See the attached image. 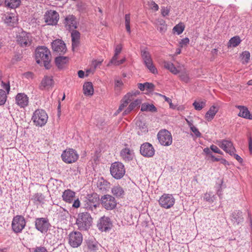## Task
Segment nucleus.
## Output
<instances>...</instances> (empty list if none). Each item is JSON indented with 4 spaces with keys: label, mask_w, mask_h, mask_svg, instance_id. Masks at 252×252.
<instances>
[{
    "label": "nucleus",
    "mask_w": 252,
    "mask_h": 252,
    "mask_svg": "<svg viewBox=\"0 0 252 252\" xmlns=\"http://www.w3.org/2000/svg\"><path fill=\"white\" fill-rule=\"evenodd\" d=\"M36 63L38 64H43L46 69L50 67L51 54L49 50L45 46L38 47L35 52Z\"/></svg>",
    "instance_id": "f257e3e1"
},
{
    "label": "nucleus",
    "mask_w": 252,
    "mask_h": 252,
    "mask_svg": "<svg viewBox=\"0 0 252 252\" xmlns=\"http://www.w3.org/2000/svg\"><path fill=\"white\" fill-rule=\"evenodd\" d=\"M92 223V218L89 213L87 212L79 213L76 219V224L78 229L81 231L88 229Z\"/></svg>",
    "instance_id": "f03ea898"
},
{
    "label": "nucleus",
    "mask_w": 252,
    "mask_h": 252,
    "mask_svg": "<svg viewBox=\"0 0 252 252\" xmlns=\"http://www.w3.org/2000/svg\"><path fill=\"white\" fill-rule=\"evenodd\" d=\"M48 115L43 109H37L34 111L32 117V120L36 126H44L48 120Z\"/></svg>",
    "instance_id": "7ed1b4c3"
},
{
    "label": "nucleus",
    "mask_w": 252,
    "mask_h": 252,
    "mask_svg": "<svg viewBox=\"0 0 252 252\" xmlns=\"http://www.w3.org/2000/svg\"><path fill=\"white\" fill-rule=\"evenodd\" d=\"M85 208L94 214H97L99 211V198L95 194L94 196L88 195L85 201Z\"/></svg>",
    "instance_id": "20e7f679"
},
{
    "label": "nucleus",
    "mask_w": 252,
    "mask_h": 252,
    "mask_svg": "<svg viewBox=\"0 0 252 252\" xmlns=\"http://www.w3.org/2000/svg\"><path fill=\"white\" fill-rule=\"evenodd\" d=\"M110 170L113 177L117 180L122 178L126 173L124 165L120 162L113 163L111 164Z\"/></svg>",
    "instance_id": "39448f33"
},
{
    "label": "nucleus",
    "mask_w": 252,
    "mask_h": 252,
    "mask_svg": "<svg viewBox=\"0 0 252 252\" xmlns=\"http://www.w3.org/2000/svg\"><path fill=\"white\" fill-rule=\"evenodd\" d=\"M26 225V221L24 217L21 215H17L13 218L11 223L12 230L15 233H21Z\"/></svg>",
    "instance_id": "423d86ee"
},
{
    "label": "nucleus",
    "mask_w": 252,
    "mask_h": 252,
    "mask_svg": "<svg viewBox=\"0 0 252 252\" xmlns=\"http://www.w3.org/2000/svg\"><path fill=\"white\" fill-rule=\"evenodd\" d=\"M16 40L20 46L26 47L31 45L32 41V36L30 33L25 31H22L17 34Z\"/></svg>",
    "instance_id": "0eeeda50"
},
{
    "label": "nucleus",
    "mask_w": 252,
    "mask_h": 252,
    "mask_svg": "<svg viewBox=\"0 0 252 252\" xmlns=\"http://www.w3.org/2000/svg\"><path fill=\"white\" fill-rule=\"evenodd\" d=\"M160 144L164 146H168L172 143V136L171 133L166 129L160 130L157 135Z\"/></svg>",
    "instance_id": "6e6552de"
},
{
    "label": "nucleus",
    "mask_w": 252,
    "mask_h": 252,
    "mask_svg": "<svg viewBox=\"0 0 252 252\" xmlns=\"http://www.w3.org/2000/svg\"><path fill=\"white\" fill-rule=\"evenodd\" d=\"M175 199L172 194L164 193L158 199L159 205L164 209H169L175 204Z\"/></svg>",
    "instance_id": "1a4fd4ad"
},
{
    "label": "nucleus",
    "mask_w": 252,
    "mask_h": 252,
    "mask_svg": "<svg viewBox=\"0 0 252 252\" xmlns=\"http://www.w3.org/2000/svg\"><path fill=\"white\" fill-rule=\"evenodd\" d=\"M79 156L76 151L72 149H67L64 150L62 155V160L65 163H71L75 162Z\"/></svg>",
    "instance_id": "9d476101"
},
{
    "label": "nucleus",
    "mask_w": 252,
    "mask_h": 252,
    "mask_svg": "<svg viewBox=\"0 0 252 252\" xmlns=\"http://www.w3.org/2000/svg\"><path fill=\"white\" fill-rule=\"evenodd\" d=\"M100 201L101 204L106 210H112L117 205L115 197L111 195L106 194L102 196Z\"/></svg>",
    "instance_id": "9b49d317"
},
{
    "label": "nucleus",
    "mask_w": 252,
    "mask_h": 252,
    "mask_svg": "<svg viewBox=\"0 0 252 252\" xmlns=\"http://www.w3.org/2000/svg\"><path fill=\"white\" fill-rule=\"evenodd\" d=\"M68 242L73 248H77L82 243L83 236L82 234L78 231H73L69 234Z\"/></svg>",
    "instance_id": "f8f14e48"
},
{
    "label": "nucleus",
    "mask_w": 252,
    "mask_h": 252,
    "mask_svg": "<svg viewBox=\"0 0 252 252\" xmlns=\"http://www.w3.org/2000/svg\"><path fill=\"white\" fill-rule=\"evenodd\" d=\"M50 225V223L47 218H37L35 220V228L41 233L47 232Z\"/></svg>",
    "instance_id": "ddd939ff"
},
{
    "label": "nucleus",
    "mask_w": 252,
    "mask_h": 252,
    "mask_svg": "<svg viewBox=\"0 0 252 252\" xmlns=\"http://www.w3.org/2000/svg\"><path fill=\"white\" fill-rule=\"evenodd\" d=\"M217 144L226 153H228L230 156H232L234 152H235V149L232 142L227 140H221L217 141Z\"/></svg>",
    "instance_id": "4468645a"
},
{
    "label": "nucleus",
    "mask_w": 252,
    "mask_h": 252,
    "mask_svg": "<svg viewBox=\"0 0 252 252\" xmlns=\"http://www.w3.org/2000/svg\"><path fill=\"white\" fill-rule=\"evenodd\" d=\"M140 152L143 156L151 158L155 155V150L151 144L145 142L141 145Z\"/></svg>",
    "instance_id": "2eb2a0df"
},
{
    "label": "nucleus",
    "mask_w": 252,
    "mask_h": 252,
    "mask_svg": "<svg viewBox=\"0 0 252 252\" xmlns=\"http://www.w3.org/2000/svg\"><path fill=\"white\" fill-rule=\"evenodd\" d=\"M59 19V15L56 11H48L45 15V21L49 25H55Z\"/></svg>",
    "instance_id": "dca6fc26"
},
{
    "label": "nucleus",
    "mask_w": 252,
    "mask_h": 252,
    "mask_svg": "<svg viewBox=\"0 0 252 252\" xmlns=\"http://www.w3.org/2000/svg\"><path fill=\"white\" fill-rule=\"evenodd\" d=\"M52 47L54 52L63 54L66 51V47L64 42L61 39H56L52 43Z\"/></svg>",
    "instance_id": "f3484780"
},
{
    "label": "nucleus",
    "mask_w": 252,
    "mask_h": 252,
    "mask_svg": "<svg viewBox=\"0 0 252 252\" xmlns=\"http://www.w3.org/2000/svg\"><path fill=\"white\" fill-rule=\"evenodd\" d=\"M97 226L101 231H107L111 229L112 223L108 217L103 216L99 219Z\"/></svg>",
    "instance_id": "a211bd4d"
},
{
    "label": "nucleus",
    "mask_w": 252,
    "mask_h": 252,
    "mask_svg": "<svg viewBox=\"0 0 252 252\" xmlns=\"http://www.w3.org/2000/svg\"><path fill=\"white\" fill-rule=\"evenodd\" d=\"M63 24L66 30L71 31L77 28L78 22L74 16L69 15L65 17Z\"/></svg>",
    "instance_id": "6ab92c4d"
},
{
    "label": "nucleus",
    "mask_w": 252,
    "mask_h": 252,
    "mask_svg": "<svg viewBox=\"0 0 252 252\" xmlns=\"http://www.w3.org/2000/svg\"><path fill=\"white\" fill-rule=\"evenodd\" d=\"M15 102L20 108H24L29 104V97L24 93H18L15 96Z\"/></svg>",
    "instance_id": "aec40b11"
},
{
    "label": "nucleus",
    "mask_w": 252,
    "mask_h": 252,
    "mask_svg": "<svg viewBox=\"0 0 252 252\" xmlns=\"http://www.w3.org/2000/svg\"><path fill=\"white\" fill-rule=\"evenodd\" d=\"M54 80L52 77L45 76L42 79L39 85V89L41 90H48L54 86Z\"/></svg>",
    "instance_id": "412c9836"
},
{
    "label": "nucleus",
    "mask_w": 252,
    "mask_h": 252,
    "mask_svg": "<svg viewBox=\"0 0 252 252\" xmlns=\"http://www.w3.org/2000/svg\"><path fill=\"white\" fill-rule=\"evenodd\" d=\"M62 197L65 202L71 203L75 198V192L70 189H65L63 192Z\"/></svg>",
    "instance_id": "4be33fe9"
},
{
    "label": "nucleus",
    "mask_w": 252,
    "mask_h": 252,
    "mask_svg": "<svg viewBox=\"0 0 252 252\" xmlns=\"http://www.w3.org/2000/svg\"><path fill=\"white\" fill-rule=\"evenodd\" d=\"M111 193L117 198H123L125 195V190L119 185L114 186L111 188Z\"/></svg>",
    "instance_id": "5701e85b"
},
{
    "label": "nucleus",
    "mask_w": 252,
    "mask_h": 252,
    "mask_svg": "<svg viewBox=\"0 0 252 252\" xmlns=\"http://www.w3.org/2000/svg\"><path fill=\"white\" fill-rule=\"evenodd\" d=\"M120 156L125 161L129 162L132 160L134 157V153L132 150L126 148L122 150Z\"/></svg>",
    "instance_id": "b1692460"
},
{
    "label": "nucleus",
    "mask_w": 252,
    "mask_h": 252,
    "mask_svg": "<svg viewBox=\"0 0 252 252\" xmlns=\"http://www.w3.org/2000/svg\"><path fill=\"white\" fill-rule=\"evenodd\" d=\"M80 34L79 32L73 30L71 32L72 48L73 51L77 49L80 44Z\"/></svg>",
    "instance_id": "393cba45"
},
{
    "label": "nucleus",
    "mask_w": 252,
    "mask_h": 252,
    "mask_svg": "<svg viewBox=\"0 0 252 252\" xmlns=\"http://www.w3.org/2000/svg\"><path fill=\"white\" fill-rule=\"evenodd\" d=\"M231 220L234 223L238 224L244 220V218L242 216V212L240 211H235L232 213Z\"/></svg>",
    "instance_id": "a878e982"
},
{
    "label": "nucleus",
    "mask_w": 252,
    "mask_h": 252,
    "mask_svg": "<svg viewBox=\"0 0 252 252\" xmlns=\"http://www.w3.org/2000/svg\"><path fill=\"white\" fill-rule=\"evenodd\" d=\"M132 94L129 93L125 95L124 98L121 101V104H120L118 108V112H121L125 108L127 104L132 99Z\"/></svg>",
    "instance_id": "bb28decb"
},
{
    "label": "nucleus",
    "mask_w": 252,
    "mask_h": 252,
    "mask_svg": "<svg viewBox=\"0 0 252 252\" xmlns=\"http://www.w3.org/2000/svg\"><path fill=\"white\" fill-rule=\"evenodd\" d=\"M180 80L185 83H188L190 81V77L188 71L184 67L178 70Z\"/></svg>",
    "instance_id": "cd10ccee"
},
{
    "label": "nucleus",
    "mask_w": 252,
    "mask_h": 252,
    "mask_svg": "<svg viewBox=\"0 0 252 252\" xmlns=\"http://www.w3.org/2000/svg\"><path fill=\"white\" fill-rule=\"evenodd\" d=\"M218 111V109L215 106H211L205 114V119L208 121H211L215 117Z\"/></svg>",
    "instance_id": "c85d7f7f"
},
{
    "label": "nucleus",
    "mask_w": 252,
    "mask_h": 252,
    "mask_svg": "<svg viewBox=\"0 0 252 252\" xmlns=\"http://www.w3.org/2000/svg\"><path fill=\"white\" fill-rule=\"evenodd\" d=\"M68 58L66 57L60 56L55 59V63L59 68H62L67 63Z\"/></svg>",
    "instance_id": "c756f323"
},
{
    "label": "nucleus",
    "mask_w": 252,
    "mask_h": 252,
    "mask_svg": "<svg viewBox=\"0 0 252 252\" xmlns=\"http://www.w3.org/2000/svg\"><path fill=\"white\" fill-rule=\"evenodd\" d=\"M84 94L86 95H92L94 93V88L91 82H86L83 85Z\"/></svg>",
    "instance_id": "7c9ffc66"
},
{
    "label": "nucleus",
    "mask_w": 252,
    "mask_h": 252,
    "mask_svg": "<svg viewBox=\"0 0 252 252\" xmlns=\"http://www.w3.org/2000/svg\"><path fill=\"white\" fill-rule=\"evenodd\" d=\"M137 85L138 89L141 91H144L146 90L149 92H151L154 90L155 87V86L153 83L149 82H146L143 84L138 83Z\"/></svg>",
    "instance_id": "2f4dec72"
},
{
    "label": "nucleus",
    "mask_w": 252,
    "mask_h": 252,
    "mask_svg": "<svg viewBox=\"0 0 252 252\" xmlns=\"http://www.w3.org/2000/svg\"><path fill=\"white\" fill-rule=\"evenodd\" d=\"M18 21L17 17L13 14H8L5 17L4 22L10 26H14Z\"/></svg>",
    "instance_id": "473e14b6"
},
{
    "label": "nucleus",
    "mask_w": 252,
    "mask_h": 252,
    "mask_svg": "<svg viewBox=\"0 0 252 252\" xmlns=\"http://www.w3.org/2000/svg\"><path fill=\"white\" fill-rule=\"evenodd\" d=\"M21 3V0H5V6L12 9L19 7Z\"/></svg>",
    "instance_id": "72a5a7b5"
},
{
    "label": "nucleus",
    "mask_w": 252,
    "mask_h": 252,
    "mask_svg": "<svg viewBox=\"0 0 252 252\" xmlns=\"http://www.w3.org/2000/svg\"><path fill=\"white\" fill-rule=\"evenodd\" d=\"M164 67L169 70L171 73L174 74H177L179 72L178 69L174 66L173 63L167 61H164Z\"/></svg>",
    "instance_id": "f704fd0d"
},
{
    "label": "nucleus",
    "mask_w": 252,
    "mask_h": 252,
    "mask_svg": "<svg viewBox=\"0 0 252 252\" xmlns=\"http://www.w3.org/2000/svg\"><path fill=\"white\" fill-rule=\"evenodd\" d=\"M241 40L239 36H235L232 37L228 43V47H236L241 43Z\"/></svg>",
    "instance_id": "c9c22d12"
},
{
    "label": "nucleus",
    "mask_w": 252,
    "mask_h": 252,
    "mask_svg": "<svg viewBox=\"0 0 252 252\" xmlns=\"http://www.w3.org/2000/svg\"><path fill=\"white\" fill-rule=\"evenodd\" d=\"M141 110L142 111L156 112L157 109L153 104L143 103L141 105Z\"/></svg>",
    "instance_id": "e433bc0d"
},
{
    "label": "nucleus",
    "mask_w": 252,
    "mask_h": 252,
    "mask_svg": "<svg viewBox=\"0 0 252 252\" xmlns=\"http://www.w3.org/2000/svg\"><path fill=\"white\" fill-rule=\"evenodd\" d=\"M236 107L240 110L238 116L244 118H247L250 112L248 109L246 107L241 105H238Z\"/></svg>",
    "instance_id": "4c0bfd02"
},
{
    "label": "nucleus",
    "mask_w": 252,
    "mask_h": 252,
    "mask_svg": "<svg viewBox=\"0 0 252 252\" xmlns=\"http://www.w3.org/2000/svg\"><path fill=\"white\" fill-rule=\"evenodd\" d=\"M141 57L144 61V63L152 61L151 56L150 53L146 50V49L141 50Z\"/></svg>",
    "instance_id": "58836bf2"
},
{
    "label": "nucleus",
    "mask_w": 252,
    "mask_h": 252,
    "mask_svg": "<svg viewBox=\"0 0 252 252\" xmlns=\"http://www.w3.org/2000/svg\"><path fill=\"white\" fill-rule=\"evenodd\" d=\"M57 214L58 215L59 217L62 218V219H64L69 215L68 211L61 207L57 209Z\"/></svg>",
    "instance_id": "ea45409f"
},
{
    "label": "nucleus",
    "mask_w": 252,
    "mask_h": 252,
    "mask_svg": "<svg viewBox=\"0 0 252 252\" xmlns=\"http://www.w3.org/2000/svg\"><path fill=\"white\" fill-rule=\"evenodd\" d=\"M110 183L108 182L107 181L104 180H102L99 181L98 183V187H99V189L102 191H104L107 189L109 187Z\"/></svg>",
    "instance_id": "a19ab883"
},
{
    "label": "nucleus",
    "mask_w": 252,
    "mask_h": 252,
    "mask_svg": "<svg viewBox=\"0 0 252 252\" xmlns=\"http://www.w3.org/2000/svg\"><path fill=\"white\" fill-rule=\"evenodd\" d=\"M44 196L41 193H36L34 194L32 197V200L34 202L42 203L44 200Z\"/></svg>",
    "instance_id": "79ce46f5"
},
{
    "label": "nucleus",
    "mask_w": 252,
    "mask_h": 252,
    "mask_svg": "<svg viewBox=\"0 0 252 252\" xmlns=\"http://www.w3.org/2000/svg\"><path fill=\"white\" fill-rule=\"evenodd\" d=\"M185 29V26L182 23L176 25L173 29V31L176 32L177 34H181Z\"/></svg>",
    "instance_id": "37998d69"
},
{
    "label": "nucleus",
    "mask_w": 252,
    "mask_h": 252,
    "mask_svg": "<svg viewBox=\"0 0 252 252\" xmlns=\"http://www.w3.org/2000/svg\"><path fill=\"white\" fill-rule=\"evenodd\" d=\"M144 64L151 72L153 74H156L158 73V70L156 67L153 64V61L149 62L147 63H146Z\"/></svg>",
    "instance_id": "c03bdc74"
},
{
    "label": "nucleus",
    "mask_w": 252,
    "mask_h": 252,
    "mask_svg": "<svg viewBox=\"0 0 252 252\" xmlns=\"http://www.w3.org/2000/svg\"><path fill=\"white\" fill-rule=\"evenodd\" d=\"M250 59V53L248 51H244L242 54V62L243 64L249 63Z\"/></svg>",
    "instance_id": "a18cd8bd"
},
{
    "label": "nucleus",
    "mask_w": 252,
    "mask_h": 252,
    "mask_svg": "<svg viewBox=\"0 0 252 252\" xmlns=\"http://www.w3.org/2000/svg\"><path fill=\"white\" fill-rule=\"evenodd\" d=\"M130 16L129 14H126L125 15V26L126 31L130 33L131 32L130 26Z\"/></svg>",
    "instance_id": "49530a36"
},
{
    "label": "nucleus",
    "mask_w": 252,
    "mask_h": 252,
    "mask_svg": "<svg viewBox=\"0 0 252 252\" xmlns=\"http://www.w3.org/2000/svg\"><path fill=\"white\" fill-rule=\"evenodd\" d=\"M6 94L2 89H0V105H3L6 100Z\"/></svg>",
    "instance_id": "de8ad7c7"
},
{
    "label": "nucleus",
    "mask_w": 252,
    "mask_h": 252,
    "mask_svg": "<svg viewBox=\"0 0 252 252\" xmlns=\"http://www.w3.org/2000/svg\"><path fill=\"white\" fill-rule=\"evenodd\" d=\"M136 125L137 126H139V128L141 129V132H145L148 131L147 126L145 125L144 123H142L141 121L137 120L136 122Z\"/></svg>",
    "instance_id": "09e8293b"
},
{
    "label": "nucleus",
    "mask_w": 252,
    "mask_h": 252,
    "mask_svg": "<svg viewBox=\"0 0 252 252\" xmlns=\"http://www.w3.org/2000/svg\"><path fill=\"white\" fill-rule=\"evenodd\" d=\"M88 249L93 252H95L97 250L98 245L96 243L89 241L87 243Z\"/></svg>",
    "instance_id": "8fccbe9b"
},
{
    "label": "nucleus",
    "mask_w": 252,
    "mask_h": 252,
    "mask_svg": "<svg viewBox=\"0 0 252 252\" xmlns=\"http://www.w3.org/2000/svg\"><path fill=\"white\" fill-rule=\"evenodd\" d=\"M193 105L196 110H201L202 108H203L205 107V103L203 101H195L193 102Z\"/></svg>",
    "instance_id": "3c124183"
},
{
    "label": "nucleus",
    "mask_w": 252,
    "mask_h": 252,
    "mask_svg": "<svg viewBox=\"0 0 252 252\" xmlns=\"http://www.w3.org/2000/svg\"><path fill=\"white\" fill-rule=\"evenodd\" d=\"M141 103V100L139 99L135 100L134 101L131 102L129 105V107L131 108L132 110L134 109L136 107L139 106Z\"/></svg>",
    "instance_id": "603ef678"
},
{
    "label": "nucleus",
    "mask_w": 252,
    "mask_h": 252,
    "mask_svg": "<svg viewBox=\"0 0 252 252\" xmlns=\"http://www.w3.org/2000/svg\"><path fill=\"white\" fill-rule=\"evenodd\" d=\"M0 87L2 89H5L7 91V93H9L10 90V85L9 83H6L0 80Z\"/></svg>",
    "instance_id": "864d4df0"
},
{
    "label": "nucleus",
    "mask_w": 252,
    "mask_h": 252,
    "mask_svg": "<svg viewBox=\"0 0 252 252\" xmlns=\"http://www.w3.org/2000/svg\"><path fill=\"white\" fill-rule=\"evenodd\" d=\"M123 86V82L121 80H116L115 81V88L117 90L121 89Z\"/></svg>",
    "instance_id": "5fc2aeb1"
},
{
    "label": "nucleus",
    "mask_w": 252,
    "mask_h": 252,
    "mask_svg": "<svg viewBox=\"0 0 252 252\" xmlns=\"http://www.w3.org/2000/svg\"><path fill=\"white\" fill-rule=\"evenodd\" d=\"M210 149H211V151H212L213 152H214L215 153L219 154H220V155H222L223 154V153L222 152V151L221 150H220L219 149V148L217 146H216L215 145H211Z\"/></svg>",
    "instance_id": "6e6d98bb"
},
{
    "label": "nucleus",
    "mask_w": 252,
    "mask_h": 252,
    "mask_svg": "<svg viewBox=\"0 0 252 252\" xmlns=\"http://www.w3.org/2000/svg\"><path fill=\"white\" fill-rule=\"evenodd\" d=\"M32 252H48L46 249L43 247H36L32 248Z\"/></svg>",
    "instance_id": "4d7b16f0"
},
{
    "label": "nucleus",
    "mask_w": 252,
    "mask_h": 252,
    "mask_svg": "<svg viewBox=\"0 0 252 252\" xmlns=\"http://www.w3.org/2000/svg\"><path fill=\"white\" fill-rule=\"evenodd\" d=\"M189 40L188 37L184 38L180 42V45L181 47L187 46L189 44Z\"/></svg>",
    "instance_id": "13d9d810"
},
{
    "label": "nucleus",
    "mask_w": 252,
    "mask_h": 252,
    "mask_svg": "<svg viewBox=\"0 0 252 252\" xmlns=\"http://www.w3.org/2000/svg\"><path fill=\"white\" fill-rule=\"evenodd\" d=\"M190 130L197 137H201V133L199 132L198 128L197 127H196L195 126H192L190 128Z\"/></svg>",
    "instance_id": "bf43d9fd"
},
{
    "label": "nucleus",
    "mask_w": 252,
    "mask_h": 252,
    "mask_svg": "<svg viewBox=\"0 0 252 252\" xmlns=\"http://www.w3.org/2000/svg\"><path fill=\"white\" fill-rule=\"evenodd\" d=\"M214 197V195L211 196V195L210 193H206V194H205V195H204V199L206 201H207L209 202H213Z\"/></svg>",
    "instance_id": "052dcab7"
},
{
    "label": "nucleus",
    "mask_w": 252,
    "mask_h": 252,
    "mask_svg": "<svg viewBox=\"0 0 252 252\" xmlns=\"http://www.w3.org/2000/svg\"><path fill=\"white\" fill-rule=\"evenodd\" d=\"M161 14L163 16H166L168 15L169 13V9L167 7H162L161 8Z\"/></svg>",
    "instance_id": "680f3d73"
},
{
    "label": "nucleus",
    "mask_w": 252,
    "mask_h": 252,
    "mask_svg": "<svg viewBox=\"0 0 252 252\" xmlns=\"http://www.w3.org/2000/svg\"><path fill=\"white\" fill-rule=\"evenodd\" d=\"M102 61L95 60L92 62V65L94 69L96 68L101 64Z\"/></svg>",
    "instance_id": "e2e57ef3"
},
{
    "label": "nucleus",
    "mask_w": 252,
    "mask_h": 252,
    "mask_svg": "<svg viewBox=\"0 0 252 252\" xmlns=\"http://www.w3.org/2000/svg\"><path fill=\"white\" fill-rule=\"evenodd\" d=\"M73 201L72 207L75 208H78L80 206V202L78 198L75 199Z\"/></svg>",
    "instance_id": "0e129e2a"
},
{
    "label": "nucleus",
    "mask_w": 252,
    "mask_h": 252,
    "mask_svg": "<svg viewBox=\"0 0 252 252\" xmlns=\"http://www.w3.org/2000/svg\"><path fill=\"white\" fill-rule=\"evenodd\" d=\"M122 49V46L121 44L117 45L115 48V54L119 55Z\"/></svg>",
    "instance_id": "69168bd1"
},
{
    "label": "nucleus",
    "mask_w": 252,
    "mask_h": 252,
    "mask_svg": "<svg viewBox=\"0 0 252 252\" xmlns=\"http://www.w3.org/2000/svg\"><path fill=\"white\" fill-rule=\"evenodd\" d=\"M232 156H233L240 163H242L243 162V159L238 155L234 153V154H232Z\"/></svg>",
    "instance_id": "338daca9"
},
{
    "label": "nucleus",
    "mask_w": 252,
    "mask_h": 252,
    "mask_svg": "<svg viewBox=\"0 0 252 252\" xmlns=\"http://www.w3.org/2000/svg\"><path fill=\"white\" fill-rule=\"evenodd\" d=\"M249 149L251 153H252V139L251 137H249Z\"/></svg>",
    "instance_id": "774afa93"
}]
</instances>
